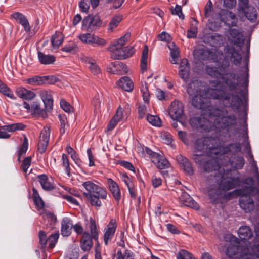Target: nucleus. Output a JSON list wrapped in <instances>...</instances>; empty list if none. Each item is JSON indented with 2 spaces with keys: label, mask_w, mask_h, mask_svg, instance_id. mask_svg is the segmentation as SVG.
I'll list each match as a JSON object with an SVG mask.
<instances>
[{
  "label": "nucleus",
  "mask_w": 259,
  "mask_h": 259,
  "mask_svg": "<svg viewBox=\"0 0 259 259\" xmlns=\"http://www.w3.org/2000/svg\"><path fill=\"white\" fill-rule=\"evenodd\" d=\"M205 70L210 76L217 78H222L231 91L237 90L239 84L243 88H246L248 87L249 77L248 63H246L242 73L237 76L234 73L227 74L225 67L222 66L217 68L207 66Z\"/></svg>",
  "instance_id": "f257e3e1"
},
{
  "label": "nucleus",
  "mask_w": 259,
  "mask_h": 259,
  "mask_svg": "<svg viewBox=\"0 0 259 259\" xmlns=\"http://www.w3.org/2000/svg\"><path fill=\"white\" fill-rule=\"evenodd\" d=\"M212 88H209L205 92L206 95L210 98L228 101L230 106L232 108L239 109L243 104L242 100L238 95H230L226 94L222 84L218 81H213L211 84Z\"/></svg>",
  "instance_id": "f03ea898"
},
{
  "label": "nucleus",
  "mask_w": 259,
  "mask_h": 259,
  "mask_svg": "<svg viewBox=\"0 0 259 259\" xmlns=\"http://www.w3.org/2000/svg\"><path fill=\"white\" fill-rule=\"evenodd\" d=\"M131 37L130 33H126L123 36L115 40L108 48L111 57L113 59H124L132 56L135 53L133 47H124Z\"/></svg>",
  "instance_id": "7ed1b4c3"
},
{
  "label": "nucleus",
  "mask_w": 259,
  "mask_h": 259,
  "mask_svg": "<svg viewBox=\"0 0 259 259\" xmlns=\"http://www.w3.org/2000/svg\"><path fill=\"white\" fill-rule=\"evenodd\" d=\"M82 185L87 191L83 193V195L91 204L95 207H100L102 203L100 199L107 198L106 190L90 181L84 182Z\"/></svg>",
  "instance_id": "20e7f679"
},
{
  "label": "nucleus",
  "mask_w": 259,
  "mask_h": 259,
  "mask_svg": "<svg viewBox=\"0 0 259 259\" xmlns=\"http://www.w3.org/2000/svg\"><path fill=\"white\" fill-rule=\"evenodd\" d=\"M187 92L192 97V103L195 108L203 109L205 107L206 95L200 82L195 80L190 82L187 88Z\"/></svg>",
  "instance_id": "39448f33"
},
{
  "label": "nucleus",
  "mask_w": 259,
  "mask_h": 259,
  "mask_svg": "<svg viewBox=\"0 0 259 259\" xmlns=\"http://www.w3.org/2000/svg\"><path fill=\"white\" fill-rule=\"evenodd\" d=\"M237 194L240 196L239 205L246 213H249L253 210L254 202L252 196L259 193L258 188L254 187H246L236 191Z\"/></svg>",
  "instance_id": "423d86ee"
},
{
  "label": "nucleus",
  "mask_w": 259,
  "mask_h": 259,
  "mask_svg": "<svg viewBox=\"0 0 259 259\" xmlns=\"http://www.w3.org/2000/svg\"><path fill=\"white\" fill-rule=\"evenodd\" d=\"M213 114L215 118L211 125V131L217 128H228L236 123L235 116L233 114L228 115L227 111L225 109H217L213 111Z\"/></svg>",
  "instance_id": "0eeeda50"
},
{
  "label": "nucleus",
  "mask_w": 259,
  "mask_h": 259,
  "mask_svg": "<svg viewBox=\"0 0 259 259\" xmlns=\"http://www.w3.org/2000/svg\"><path fill=\"white\" fill-rule=\"evenodd\" d=\"M217 140L211 137L198 139L195 143L194 152H200L210 154V156L219 155Z\"/></svg>",
  "instance_id": "6e6552de"
},
{
  "label": "nucleus",
  "mask_w": 259,
  "mask_h": 259,
  "mask_svg": "<svg viewBox=\"0 0 259 259\" xmlns=\"http://www.w3.org/2000/svg\"><path fill=\"white\" fill-rule=\"evenodd\" d=\"M214 179L217 181L219 180L220 181V187L225 191L235 188L239 185L240 182L239 178L232 177L230 170L224 171L223 174H215Z\"/></svg>",
  "instance_id": "1a4fd4ad"
},
{
  "label": "nucleus",
  "mask_w": 259,
  "mask_h": 259,
  "mask_svg": "<svg viewBox=\"0 0 259 259\" xmlns=\"http://www.w3.org/2000/svg\"><path fill=\"white\" fill-rule=\"evenodd\" d=\"M102 22L98 15H89L85 17L81 24V29L87 32H93L99 29Z\"/></svg>",
  "instance_id": "9d476101"
},
{
  "label": "nucleus",
  "mask_w": 259,
  "mask_h": 259,
  "mask_svg": "<svg viewBox=\"0 0 259 259\" xmlns=\"http://www.w3.org/2000/svg\"><path fill=\"white\" fill-rule=\"evenodd\" d=\"M168 114L172 119L178 121L184 125V122L182 120L185 118L184 107L181 102L178 101H173L169 108Z\"/></svg>",
  "instance_id": "9b49d317"
},
{
  "label": "nucleus",
  "mask_w": 259,
  "mask_h": 259,
  "mask_svg": "<svg viewBox=\"0 0 259 259\" xmlns=\"http://www.w3.org/2000/svg\"><path fill=\"white\" fill-rule=\"evenodd\" d=\"M239 7L240 11L245 14L246 18L252 22L257 19V13L255 9L248 5V0H239Z\"/></svg>",
  "instance_id": "f8f14e48"
},
{
  "label": "nucleus",
  "mask_w": 259,
  "mask_h": 259,
  "mask_svg": "<svg viewBox=\"0 0 259 259\" xmlns=\"http://www.w3.org/2000/svg\"><path fill=\"white\" fill-rule=\"evenodd\" d=\"M146 153L150 156L152 162L159 169H164L168 167L169 162L160 154L152 151L149 148L145 149Z\"/></svg>",
  "instance_id": "ddd939ff"
},
{
  "label": "nucleus",
  "mask_w": 259,
  "mask_h": 259,
  "mask_svg": "<svg viewBox=\"0 0 259 259\" xmlns=\"http://www.w3.org/2000/svg\"><path fill=\"white\" fill-rule=\"evenodd\" d=\"M78 38L82 42L89 45L96 44L104 46L106 44L105 39L90 33H82L78 36Z\"/></svg>",
  "instance_id": "4468645a"
},
{
  "label": "nucleus",
  "mask_w": 259,
  "mask_h": 259,
  "mask_svg": "<svg viewBox=\"0 0 259 259\" xmlns=\"http://www.w3.org/2000/svg\"><path fill=\"white\" fill-rule=\"evenodd\" d=\"M190 124L191 126L196 128H203L207 131H211V122L205 119L198 117H193L190 119Z\"/></svg>",
  "instance_id": "2eb2a0df"
},
{
  "label": "nucleus",
  "mask_w": 259,
  "mask_h": 259,
  "mask_svg": "<svg viewBox=\"0 0 259 259\" xmlns=\"http://www.w3.org/2000/svg\"><path fill=\"white\" fill-rule=\"evenodd\" d=\"M219 16L221 20L228 26H235L237 22L235 14L229 11L222 10Z\"/></svg>",
  "instance_id": "dca6fc26"
},
{
  "label": "nucleus",
  "mask_w": 259,
  "mask_h": 259,
  "mask_svg": "<svg viewBox=\"0 0 259 259\" xmlns=\"http://www.w3.org/2000/svg\"><path fill=\"white\" fill-rule=\"evenodd\" d=\"M50 135V128L48 126L44 127L41 132L38 144V149L40 153H44L48 146Z\"/></svg>",
  "instance_id": "f3484780"
},
{
  "label": "nucleus",
  "mask_w": 259,
  "mask_h": 259,
  "mask_svg": "<svg viewBox=\"0 0 259 259\" xmlns=\"http://www.w3.org/2000/svg\"><path fill=\"white\" fill-rule=\"evenodd\" d=\"M241 259H256L259 256V243L241 250Z\"/></svg>",
  "instance_id": "a211bd4d"
},
{
  "label": "nucleus",
  "mask_w": 259,
  "mask_h": 259,
  "mask_svg": "<svg viewBox=\"0 0 259 259\" xmlns=\"http://www.w3.org/2000/svg\"><path fill=\"white\" fill-rule=\"evenodd\" d=\"M38 95L44 102L47 110L52 109L53 105V92L49 90H41L38 92Z\"/></svg>",
  "instance_id": "6ab92c4d"
},
{
  "label": "nucleus",
  "mask_w": 259,
  "mask_h": 259,
  "mask_svg": "<svg viewBox=\"0 0 259 259\" xmlns=\"http://www.w3.org/2000/svg\"><path fill=\"white\" fill-rule=\"evenodd\" d=\"M228 238L229 242H227L226 244L227 246L226 254L229 257H232L240 250V248L238 245V242L236 237L229 236Z\"/></svg>",
  "instance_id": "aec40b11"
},
{
  "label": "nucleus",
  "mask_w": 259,
  "mask_h": 259,
  "mask_svg": "<svg viewBox=\"0 0 259 259\" xmlns=\"http://www.w3.org/2000/svg\"><path fill=\"white\" fill-rule=\"evenodd\" d=\"M193 53L194 56L200 59L203 60H213L215 61H218V59L214 57L213 52L204 48L196 49Z\"/></svg>",
  "instance_id": "412c9836"
},
{
  "label": "nucleus",
  "mask_w": 259,
  "mask_h": 259,
  "mask_svg": "<svg viewBox=\"0 0 259 259\" xmlns=\"http://www.w3.org/2000/svg\"><path fill=\"white\" fill-rule=\"evenodd\" d=\"M117 225L115 220L112 219L107 227L104 229V241L106 245L113 237L116 230Z\"/></svg>",
  "instance_id": "4be33fe9"
},
{
  "label": "nucleus",
  "mask_w": 259,
  "mask_h": 259,
  "mask_svg": "<svg viewBox=\"0 0 259 259\" xmlns=\"http://www.w3.org/2000/svg\"><path fill=\"white\" fill-rule=\"evenodd\" d=\"M108 72L122 75L127 72L126 66L121 62H112L107 67Z\"/></svg>",
  "instance_id": "5701e85b"
},
{
  "label": "nucleus",
  "mask_w": 259,
  "mask_h": 259,
  "mask_svg": "<svg viewBox=\"0 0 259 259\" xmlns=\"http://www.w3.org/2000/svg\"><path fill=\"white\" fill-rule=\"evenodd\" d=\"M219 154L227 153H235L239 152L241 150V144L239 143H231L226 146H218Z\"/></svg>",
  "instance_id": "b1692460"
},
{
  "label": "nucleus",
  "mask_w": 259,
  "mask_h": 259,
  "mask_svg": "<svg viewBox=\"0 0 259 259\" xmlns=\"http://www.w3.org/2000/svg\"><path fill=\"white\" fill-rule=\"evenodd\" d=\"M108 188L115 200L118 202L121 199V192L117 183L111 178L107 179Z\"/></svg>",
  "instance_id": "393cba45"
},
{
  "label": "nucleus",
  "mask_w": 259,
  "mask_h": 259,
  "mask_svg": "<svg viewBox=\"0 0 259 259\" xmlns=\"http://www.w3.org/2000/svg\"><path fill=\"white\" fill-rule=\"evenodd\" d=\"M73 228L72 220L68 217H64L61 221V234L64 237H68L71 233Z\"/></svg>",
  "instance_id": "a878e982"
},
{
  "label": "nucleus",
  "mask_w": 259,
  "mask_h": 259,
  "mask_svg": "<svg viewBox=\"0 0 259 259\" xmlns=\"http://www.w3.org/2000/svg\"><path fill=\"white\" fill-rule=\"evenodd\" d=\"M190 73V65L186 59H183L180 62L179 75L185 82L187 81Z\"/></svg>",
  "instance_id": "bb28decb"
},
{
  "label": "nucleus",
  "mask_w": 259,
  "mask_h": 259,
  "mask_svg": "<svg viewBox=\"0 0 259 259\" xmlns=\"http://www.w3.org/2000/svg\"><path fill=\"white\" fill-rule=\"evenodd\" d=\"M177 160L187 174L189 175L193 174V168L190 161L187 158L180 154L177 156Z\"/></svg>",
  "instance_id": "cd10ccee"
},
{
  "label": "nucleus",
  "mask_w": 259,
  "mask_h": 259,
  "mask_svg": "<svg viewBox=\"0 0 259 259\" xmlns=\"http://www.w3.org/2000/svg\"><path fill=\"white\" fill-rule=\"evenodd\" d=\"M12 17L23 27L26 32L30 31L31 27L28 20L23 14L20 12H15L12 15Z\"/></svg>",
  "instance_id": "c85d7f7f"
},
{
  "label": "nucleus",
  "mask_w": 259,
  "mask_h": 259,
  "mask_svg": "<svg viewBox=\"0 0 259 259\" xmlns=\"http://www.w3.org/2000/svg\"><path fill=\"white\" fill-rule=\"evenodd\" d=\"M180 200L183 204L187 206L195 209H199V205L196 202L187 192H183L180 197Z\"/></svg>",
  "instance_id": "c756f323"
},
{
  "label": "nucleus",
  "mask_w": 259,
  "mask_h": 259,
  "mask_svg": "<svg viewBox=\"0 0 259 259\" xmlns=\"http://www.w3.org/2000/svg\"><path fill=\"white\" fill-rule=\"evenodd\" d=\"M92 238L89 233H83L80 241V247L84 251H88L91 249L93 245Z\"/></svg>",
  "instance_id": "7c9ffc66"
},
{
  "label": "nucleus",
  "mask_w": 259,
  "mask_h": 259,
  "mask_svg": "<svg viewBox=\"0 0 259 259\" xmlns=\"http://www.w3.org/2000/svg\"><path fill=\"white\" fill-rule=\"evenodd\" d=\"M238 235L241 240H248L253 236V233L249 226H242L238 230Z\"/></svg>",
  "instance_id": "2f4dec72"
},
{
  "label": "nucleus",
  "mask_w": 259,
  "mask_h": 259,
  "mask_svg": "<svg viewBox=\"0 0 259 259\" xmlns=\"http://www.w3.org/2000/svg\"><path fill=\"white\" fill-rule=\"evenodd\" d=\"M16 93L18 97L25 100H32L36 96L33 92L22 87L18 88L16 89Z\"/></svg>",
  "instance_id": "473e14b6"
},
{
  "label": "nucleus",
  "mask_w": 259,
  "mask_h": 259,
  "mask_svg": "<svg viewBox=\"0 0 259 259\" xmlns=\"http://www.w3.org/2000/svg\"><path fill=\"white\" fill-rule=\"evenodd\" d=\"M203 169L206 172H210L216 170H219V172L222 171L221 167L217 163L215 159L210 157L203 164Z\"/></svg>",
  "instance_id": "72a5a7b5"
},
{
  "label": "nucleus",
  "mask_w": 259,
  "mask_h": 259,
  "mask_svg": "<svg viewBox=\"0 0 259 259\" xmlns=\"http://www.w3.org/2000/svg\"><path fill=\"white\" fill-rule=\"evenodd\" d=\"M118 85L123 90L131 92L133 90L134 84L131 79L127 76H124L118 81Z\"/></svg>",
  "instance_id": "f704fd0d"
},
{
  "label": "nucleus",
  "mask_w": 259,
  "mask_h": 259,
  "mask_svg": "<svg viewBox=\"0 0 259 259\" xmlns=\"http://www.w3.org/2000/svg\"><path fill=\"white\" fill-rule=\"evenodd\" d=\"M39 182L44 190L50 191L54 189L53 184L49 181L48 177L45 175L37 176Z\"/></svg>",
  "instance_id": "c9c22d12"
},
{
  "label": "nucleus",
  "mask_w": 259,
  "mask_h": 259,
  "mask_svg": "<svg viewBox=\"0 0 259 259\" xmlns=\"http://www.w3.org/2000/svg\"><path fill=\"white\" fill-rule=\"evenodd\" d=\"M209 157H211L210 154L207 153H201L198 154V152H194L192 156V158L196 164L203 165Z\"/></svg>",
  "instance_id": "e433bc0d"
},
{
  "label": "nucleus",
  "mask_w": 259,
  "mask_h": 259,
  "mask_svg": "<svg viewBox=\"0 0 259 259\" xmlns=\"http://www.w3.org/2000/svg\"><path fill=\"white\" fill-rule=\"evenodd\" d=\"M38 58L39 62L42 64H53L55 61V57L52 55H45L41 52H38Z\"/></svg>",
  "instance_id": "4c0bfd02"
},
{
  "label": "nucleus",
  "mask_w": 259,
  "mask_h": 259,
  "mask_svg": "<svg viewBox=\"0 0 259 259\" xmlns=\"http://www.w3.org/2000/svg\"><path fill=\"white\" fill-rule=\"evenodd\" d=\"M243 36L237 29H232L229 31V39L234 44L238 45L242 40Z\"/></svg>",
  "instance_id": "58836bf2"
},
{
  "label": "nucleus",
  "mask_w": 259,
  "mask_h": 259,
  "mask_svg": "<svg viewBox=\"0 0 259 259\" xmlns=\"http://www.w3.org/2000/svg\"><path fill=\"white\" fill-rule=\"evenodd\" d=\"M122 20V16L121 15H116L114 16L110 21L108 26V31L113 32L114 30L118 26L120 22Z\"/></svg>",
  "instance_id": "ea45409f"
},
{
  "label": "nucleus",
  "mask_w": 259,
  "mask_h": 259,
  "mask_svg": "<svg viewBox=\"0 0 259 259\" xmlns=\"http://www.w3.org/2000/svg\"><path fill=\"white\" fill-rule=\"evenodd\" d=\"M230 163L233 168L240 169L243 168L245 164V160L242 156H237L230 160Z\"/></svg>",
  "instance_id": "a19ab883"
},
{
  "label": "nucleus",
  "mask_w": 259,
  "mask_h": 259,
  "mask_svg": "<svg viewBox=\"0 0 259 259\" xmlns=\"http://www.w3.org/2000/svg\"><path fill=\"white\" fill-rule=\"evenodd\" d=\"M63 35L60 32H56L52 37L51 44L54 48H58L63 41Z\"/></svg>",
  "instance_id": "79ce46f5"
},
{
  "label": "nucleus",
  "mask_w": 259,
  "mask_h": 259,
  "mask_svg": "<svg viewBox=\"0 0 259 259\" xmlns=\"http://www.w3.org/2000/svg\"><path fill=\"white\" fill-rule=\"evenodd\" d=\"M148 51L149 49L148 46H145L142 52L141 59V70L142 73H143L147 69Z\"/></svg>",
  "instance_id": "37998d69"
},
{
  "label": "nucleus",
  "mask_w": 259,
  "mask_h": 259,
  "mask_svg": "<svg viewBox=\"0 0 259 259\" xmlns=\"http://www.w3.org/2000/svg\"><path fill=\"white\" fill-rule=\"evenodd\" d=\"M25 126L21 123H17L11 124H8L1 126V129L6 130L9 132H13L18 130H23Z\"/></svg>",
  "instance_id": "c03bdc74"
},
{
  "label": "nucleus",
  "mask_w": 259,
  "mask_h": 259,
  "mask_svg": "<svg viewBox=\"0 0 259 259\" xmlns=\"http://www.w3.org/2000/svg\"><path fill=\"white\" fill-rule=\"evenodd\" d=\"M230 53L231 54V60L234 64L236 65L240 64L242 60V56L238 51H236L235 49L232 48L230 49Z\"/></svg>",
  "instance_id": "a18cd8bd"
},
{
  "label": "nucleus",
  "mask_w": 259,
  "mask_h": 259,
  "mask_svg": "<svg viewBox=\"0 0 259 259\" xmlns=\"http://www.w3.org/2000/svg\"><path fill=\"white\" fill-rule=\"evenodd\" d=\"M89 228L90 230L91 235L93 239L97 240L98 238V232L95 221L92 218L90 219Z\"/></svg>",
  "instance_id": "49530a36"
},
{
  "label": "nucleus",
  "mask_w": 259,
  "mask_h": 259,
  "mask_svg": "<svg viewBox=\"0 0 259 259\" xmlns=\"http://www.w3.org/2000/svg\"><path fill=\"white\" fill-rule=\"evenodd\" d=\"M42 218L45 221H47L50 225L55 224L57 221V218L52 212L45 210L42 213Z\"/></svg>",
  "instance_id": "de8ad7c7"
},
{
  "label": "nucleus",
  "mask_w": 259,
  "mask_h": 259,
  "mask_svg": "<svg viewBox=\"0 0 259 259\" xmlns=\"http://www.w3.org/2000/svg\"><path fill=\"white\" fill-rule=\"evenodd\" d=\"M87 63L89 64V68L90 71L94 75H97L101 72V69L99 66L97 64L96 61L92 59H89Z\"/></svg>",
  "instance_id": "09e8293b"
},
{
  "label": "nucleus",
  "mask_w": 259,
  "mask_h": 259,
  "mask_svg": "<svg viewBox=\"0 0 259 259\" xmlns=\"http://www.w3.org/2000/svg\"><path fill=\"white\" fill-rule=\"evenodd\" d=\"M66 151L75 163L78 165H80L81 161L76 151L69 145L66 147Z\"/></svg>",
  "instance_id": "8fccbe9b"
},
{
  "label": "nucleus",
  "mask_w": 259,
  "mask_h": 259,
  "mask_svg": "<svg viewBox=\"0 0 259 259\" xmlns=\"http://www.w3.org/2000/svg\"><path fill=\"white\" fill-rule=\"evenodd\" d=\"M0 92L11 99H14L16 98L10 89L3 83L1 80H0Z\"/></svg>",
  "instance_id": "3c124183"
},
{
  "label": "nucleus",
  "mask_w": 259,
  "mask_h": 259,
  "mask_svg": "<svg viewBox=\"0 0 259 259\" xmlns=\"http://www.w3.org/2000/svg\"><path fill=\"white\" fill-rule=\"evenodd\" d=\"M31 110L32 114L35 115H40L44 111L41 108L40 104L37 102H33L31 106Z\"/></svg>",
  "instance_id": "603ef678"
},
{
  "label": "nucleus",
  "mask_w": 259,
  "mask_h": 259,
  "mask_svg": "<svg viewBox=\"0 0 259 259\" xmlns=\"http://www.w3.org/2000/svg\"><path fill=\"white\" fill-rule=\"evenodd\" d=\"M141 91L142 94L144 101L145 102L148 103L149 101L150 93L148 90L147 84L146 82L142 83Z\"/></svg>",
  "instance_id": "864d4df0"
},
{
  "label": "nucleus",
  "mask_w": 259,
  "mask_h": 259,
  "mask_svg": "<svg viewBox=\"0 0 259 259\" xmlns=\"http://www.w3.org/2000/svg\"><path fill=\"white\" fill-rule=\"evenodd\" d=\"M147 120L152 125L160 126L161 122L160 118L157 116L147 115Z\"/></svg>",
  "instance_id": "5fc2aeb1"
},
{
  "label": "nucleus",
  "mask_w": 259,
  "mask_h": 259,
  "mask_svg": "<svg viewBox=\"0 0 259 259\" xmlns=\"http://www.w3.org/2000/svg\"><path fill=\"white\" fill-rule=\"evenodd\" d=\"M59 237V232L52 234L49 236V237L47 239V242L48 243L49 247L52 248L55 246Z\"/></svg>",
  "instance_id": "6e6d98bb"
},
{
  "label": "nucleus",
  "mask_w": 259,
  "mask_h": 259,
  "mask_svg": "<svg viewBox=\"0 0 259 259\" xmlns=\"http://www.w3.org/2000/svg\"><path fill=\"white\" fill-rule=\"evenodd\" d=\"M28 140H27V138L26 137H25V138L24 139L23 145L18 153V160L19 161H20L21 156L25 154V153L28 149Z\"/></svg>",
  "instance_id": "4d7b16f0"
},
{
  "label": "nucleus",
  "mask_w": 259,
  "mask_h": 259,
  "mask_svg": "<svg viewBox=\"0 0 259 259\" xmlns=\"http://www.w3.org/2000/svg\"><path fill=\"white\" fill-rule=\"evenodd\" d=\"M27 83L33 85H43L42 76H35L27 79Z\"/></svg>",
  "instance_id": "13d9d810"
},
{
  "label": "nucleus",
  "mask_w": 259,
  "mask_h": 259,
  "mask_svg": "<svg viewBox=\"0 0 259 259\" xmlns=\"http://www.w3.org/2000/svg\"><path fill=\"white\" fill-rule=\"evenodd\" d=\"M62 164L65 167L66 172L68 177H70V167L69 165V162L67 155L65 154H63L62 155Z\"/></svg>",
  "instance_id": "bf43d9fd"
},
{
  "label": "nucleus",
  "mask_w": 259,
  "mask_h": 259,
  "mask_svg": "<svg viewBox=\"0 0 259 259\" xmlns=\"http://www.w3.org/2000/svg\"><path fill=\"white\" fill-rule=\"evenodd\" d=\"M177 259H196L192 254L185 250H180L177 255Z\"/></svg>",
  "instance_id": "052dcab7"
},
{
  "label": "nucleus",
  "mask_w": 259,
  "mask_h": 259,
  "mask_svg": "<svg viewBox=\"0 0 259 259\" xmlns=\"http://www.w3.org/2000/svg\"><path fill=\"white\" fill-rule=\"evenodd\" d=\"M171 13L172 15H177L180 19L183 20L185 16L182 12V7L177 5L175 8L171 9Z\"/></svg>",
  "instance_id": "680f3d73"
},
{
  "label": "nucleus",
  "mask_w": 259,
  "mask_h": 259,
  "mask_svg": "<svg viewBox=\"0 0 259 259\" xmlns=\"http://www.w3.org/2000/svg\"><path fill=\"white\" fill-rule=\"evenodd\" d=\"M43 85L50 84H52L55 83L58 81V78L52 75L43 76Z\"/></svg>",
  "instance_id": "e2e57ef3"
},
{
  "label": "nucleus",
  "mask_w": 259,
  "mask_h": 259,
  "mask_svg": "<svg viewBox=\"0 0 259 259\" xmlns=\"http://www.w3.org/2000/svg\"><path fill=\"white\" fill-rule=\"evenodd\" d=\"M31 163V157L29 156L26 157L22 162L21 167L25 173H27L28 169L30 167Z\"/></svg>",
  "instance_id": "0e129e2a"
},
{
  "label": "nucleus",
  "mask_w": 259,
  "mask_h": 259,
  "mask_svg": "<svg viewBox=\"0 0 259 259\" xmlns=\"http://www.w3.org/2000/svg\"><path fill=\"white\" fill-rule=\"evenodd\" d=\"M125 179H126V180L124 179V181L128 188L131 197L135 198L136 197V193H135V190L133 187L132 183V182H130V180L128 177H126Z\"/></svg>",
  "instance_id": "69168bd1"
},
{
  "label": "nucleus",
  "mask_w": 259,
  "mask_h": 259,
  "mask_svg": "<svg viewBox=\"0 0 259 259\" xmlns=\"http://www.w3.org/2000/svg\"><path fill=\"white\" fill-rule=\"evenodd\" d=\"M170 55L171 59L170 62L172 64H177L179 56V51L177 48L171 50Z\"/></svg>",
  "instance_id": "338daca9"
},
{
  "label": "nucleus",
  "mask_w": 259,
  "mask_h": 259,
  "mask_svg": "<svg viewBox=\"0 0 259 259\" xmlns=\"http://www.w3.org/2000/svg\"><path fill=\"white\" fill-rule=\"evenodd\" d=\"M60 104L61 108L66 112H70L71 111V106L65 100H61Z\"/></svg>",
  "instance_id": "774afa93"
}]
</instances>
